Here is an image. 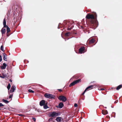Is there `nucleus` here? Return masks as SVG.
Instances as JSON below:
<instances>
[{
  "label": "nucleus",
  "mask_w": 122,
  "mask_h": 122,
  "mask_svg": "<svg viewBox=\"0 0 122 122\" xmlns=\"http://www.w3.org/2000/svg\"><path fill=\"white\" fill-rule=\"evenodd\" d=\"M86 18L88 19H94L95 17L94 16L93 14H88L86 15Z\"/></svg>",
  "instance_id": "nucleus-1"
},
{
  "label": "nucleus",
  "mask_w": 122,
  "mask_h": 122,
  "mask_svg": "<svg viewBox=\"0 0 122 122\" xmlns=\"http://www.w3.org/2000/svg\"><path fill=\"white\" fill-rule=\"evenodd\" d=\"M81 81V79L76 80L71 83L69 85V86L70 87L73 86L76 84L78 83L79 82H80Z\"/></svg>",
  "instance_id": "nucleus-2"
},
{
  "label": "nucleus",
  "mask_w": 122,
  "mask_h": 122,
  "mask_svg": "<svg viewBox=\"0 0 122 122\" xmlns=\"http://www.w3.org/2000/svg\"><path fill=\"white\" fill-rule=\"evenodd\" d=\"M58 99L62 101L63 102H65L67 100L66 97L64 96H59L58 97Z\"/></svg>",
  "instance_id": "nucleus-3"
},
{
  "label": "nucleus",
  "mask_w": 122,
  "mask_h": 122,
  "mask_svg": "<svg viewBox=\"0 0 122 122\" xmlns=\"http://www.w3.org/2000/svg\"><path fill=\"white\" fill-rule=\"evenodd\" d=\"M45 97L46 98L52 99L54 98L55 97L51 94L46 93L45 95Z\"/></svg>",
  "instance_id": "nucleus-4"
},
{
  "label": "nucleus",
  "mask_w": 122,
  "mask_h": 122,
  "mask_svg": "<svg viewBox=\"0 0 122 122\" xmlns=\"http://www.w3.org/2000/svg\"><path fill=\"white\" fill-rule=\"evenodd\" d=\"M59 114L58 113H57L55 112H51L50 114V117H56L58 116Z\"/></svg>",
  "instance_id": "nucleus-5"
},
{
  "label": "nucleus",
  "mask_w": 122,
  "mask_h": 122,
  "mask_svg": "<svg viewBox=\"0 0 122 122\" xmlns=\"http://www.w3.org/2000/svg\"><path fill=\"white\" fill-rule=\"evenodd\" d=\"M85 50V47H81L79 50V53L82 54V52L84 51Z\"/></svg>",
  "instance_id": "nucleus-6"
},
{
  "label": "nucleus",
  "mask_w": 122,
  "mask_h": 122,
  "mask_svg": "<svg viewBox=\"0 0 122 122\" xmlns=\"http://www.w3.org/2000/svg\"><path fill=\"white\" fill-rule=\"evenodd\" d=\"M15 89V87L14 85H13L12 86L10 91V92H14Z\"/></svg>",
  "instance_id": "nucleus-7"
},
{
  "label": "nucleus",
  "mask_w": 122,
  "mask_h": 122,
  "mask_svg": "<svg viewBox=\"0 0 122 122\" xmlns=\"http://www.w3.org/2000/svg\"><path fill=\"white\" fill-rule=\"evenodd\" d=\"M63 106L64 104L63 103L60 102L59 103L58 106H57V107L60 108H61L63 107Z\"/></svg>",
  "instance_id": "nucleus-8"
},
{
  "label": "nucleus",
  "mask_w": 122,
  "mask_h": 122,
  "mask_svg": "<svg viewBox=\"0 0 122 122\" xmlns=\"http://www.w3.org/2000/svg\"><path fill=\"white\" fill-rule=\"evenodd\" d=\"M5 28L6 27H4H4L1 30V31L2 35L6 32Z\"/></svg>",
  "instance_id": "nucleus-9"
},
{
  "label": "nucleus",
  "mask_w": 122,
  "mask_h": 122,
  "mask_svg": "<svg viewBox=\"0 0 122 122\" xmlns=\"http://www.w3.org/2000/svg\"><path fill=\"white\" fill-rule=\"evenodd\" d=\"M45 104V101L44 100H42L40 102V105L41 106H42Z\"/></svg>",
  "instance_id": "nucleus-10"
},
{
  "label": "nucleus",
  "mask_w": 122,
  "mask_h": 122,
  "mask_svg": "<svg viewBox=\"0 0 122 122\" xmlns=\"http://www.w3.org/2000/svg\"><path fill=\"white\" fill-rule=\"evenodd\" d=\"M7 66V65L6 63H3V66H1L0 67L1 69L2 70L5 69L6 67Z\"/></svg>",
  "instance_id": "nucleus-11"
},
{
  "label": "nucleus",
  "mask_w": 122,
  "mask_h": 122,
  "mask_svg": "<svg viewBox=\"0 0 122 122\" xmlns=\"http://www.w3.org/2000/svg\"><path fill=\"white\" fill-rule=\"evenodd\" d=\"M108 112L106 110H104L102 111V113L103 115H105L108 114Z\"/></svg>",
  "instance_id": "nucleus-12"
},
{
  "label": "nucleus",
  "mask_w": 122,
  "mask_h": 122,
  "mask_svg": "<svg viewBox=\"0 0 122 122\" xmlns=\"http://www.w3.org/2000/svg\"><path fill=\"white\" fill-rule=\"evenodd\" d=\"M6 55L5 54V53L3 54V57L4 60L5 61H7V57L5 56Z\"/></svg>",
  "instance_id": "nucleus-13"
},
{
  "label": "nucleus",
  "mask_w": 122,
  "mask_h": 122,
  "mask_svg": "<svg viewBox=\"0 0 122 122\" xmlns=\"http://www.w3.org/2000/svg\"><path fill=\"white\" fill-rule=\"evenodd\" d=\"M61 117H57L56 118V120L57 122H60L61 120Z\"/></svg>",
  "instance_id": "nucleus-14"
},
{
  "label": "nucleus",
  "mask_w": 122,
  "mask_h": 122,
  "mask_svg": "<svg viewBox=\"0 0 122 122\" xmlns=\"http://www.w3.org/2000/svg\"><path fill=\"white\" fill-rule=\"evenodd\" d=\"M6 22L5 20V18L4 19L3 21V25L4 27H6Z\"/></svg>",
  "instance_id": "nucleus-15"
},
{
  "label": "nucleus",
  "mask_w": 122,
  "mask_h": 122,
  "mask_svg": "<svg viewBox=\"0 0 122 122\" xmlns=\"http://www.w3.org/2000/svg\"><path fill=\"white\" fill-rule=\"evenodd\" d=\"M93 87H94L93 85H91L89 86H88V87H86V90H87L88 89L90 88H92Z\"/></svg>",
  "instance_id": "nucleus-16"
},
{
  "label": "nucleus",
  "mask_w": 122,
  "mask_h": 122,
  "mask_svg": "<svg viewBox=\"0 0 122 122\" xmlns=\"http://www.w3.org/2000/svg\"><path fill=\"white\" fill-rule=\"evenodd\" d=\"M95 40L93 39H92L89 41V43H93L95 41Z\"/></svg>",
  "instance_id": "nucleus-17"
},
{
  "label": "nucleus",
  "mask_w": 122,
  "mask_h": 122,
  "mask_svg": "<svg viewBox=\"0 0 122 122\" xmlns=\"http://www.w3.org/2000/svg\"><path fill=\"white\" fill-rule=\"evenodd\" d=\"M122 86V85H120L118 86H117V88H116V89L117 90H119L121 88V87Z\"/></svg>",
  "instance_id": "nucleus-18"
},
{
  "label": "nucleus",
  "mask_w": 122,
  "mask_h": 122,
  "mask_svg": "<svg viewBox=\"0 0 122 122\" xmlns=\"http://www.w3.org/2000/svg\"><path fill=\"white\" fill-rule=\"evenodd\" d=\"M6 27L7 33H8L10 31V28L7 25Z\"/></svg>",
  "instance_id": "nucleus-19"
},
{
  "label": "nucleus",
  "mask_w": 122,
  "mask_h": 122,
  "mask_svg": "<svg viewBox=\"0 0 122 122\" xmlns=\"http://www.w3.org/2000/svg\"><path fill=\"white\" fill-rule=\"evenodd\" d=\"M2 101L4 102L5 103H8L9 102V101H7L6 100H5L4 99H3L2 100Z\"/></svg>",
  "instance_id": "nucleus-20"
},
{
  "label": "nucleus",
  "mask_w": 122,
  "mask_h": 122,
  "mask_svg": "<svg viewBox=\"0 0 122 122\" xmlns=\"http://www.w3.org/2000/svg\"><path fill=\"white\" fill-rule=\"evenodd\" d=\"M43 108L44 109H46L48 108V107L45 104L43 106Z\"/></svg>",
  "instance_id": "nucleus-21"
},
{
  "label": "nucleus",
  "mask_w": 122,
  "mask_h": 122,
  "mask_svg": "<svg viewBox=\"0 0 122 122\" xmlns=\"http://www.w3.org/2000/svg\"><path fill=\"white\" fill-rule=\"evenodd\" d=\"M28 91L32 93H33L34 92V91L30 89H29L28 90Z\"/></svg>",
  "instance_id": "nucleus-22"
},
{
  "label": "nucleus",
  "mask_w": 122,
  "mask_h": 122,
  "mask_svg": "<svg viewBox=\"0 0 122 122\" xmlns=\"http://www.w3.org/2000/svg\"><path fill=\"white\" fill-rule=\"evenodd\" d=\"M10 83H9L8 85V86L7 87L8 90H9L10 88Z\"/></svg>",
  "instance_id": "nucleus-23"
},
{
  "label": "nucleus",
  "mask_w": 122,
  "mask_h": 122,
  "mask_svg": "<svg viewBox=\"0 0 122 122\" xmlns=\"http://www.w3.org/2000/svg\"><path fill=\"white\" fill-rule=\"evenodd\" d=\"M70 35V33L69 32H67L65 34V36H69Z\"/></svg>",
  "instance_id": "nucleus-24"
},
{
  "label": "nucleus",
  "mask_w": 122,
  "mask_h": 122,
  "mask_svg": "<svg viewBox=\"0 0 122 122\" xmlns=\"http://www.w3.org/2000/svg\"><path fill=\"white\" fill-rule=\"evenodd\" d=\"M0 49L2 51H3V47L2 45L0 47Z\"/></svg>",
  "instance_id": "nucleus-25"
},
{
  "label": "nucleus",
  "mask_w": 122,
  "mask_h": 122,
  "mask_svg": "<svg viewBox=\"0 0 122 122\" xmlns=\"http://www.w3.org/2000/svg\"><path fill=\"white\" fill-rule=\"evenodd\" d=\"M32 119L35 122L36 121V118L35 117H32Z\"/></svg>",
  "instance_id": "nucleus-26"
},
{
  "label": "nucleus",
  "mask_w": 122,
  "mask_h": 122,
  "mask_svg": "<svg viewBox=\"0 0 122 122\" xmlns=\"http://www.w3.org/2000/svg\"><path fill=\"white\" fill-rule=\"evenodd\" d=\"M86 89L84 91V92H83V93H82V95H83V94H84L85 93V92H86Z\"/></svg>",
  "instance_id": "nucleus-27"
},
{
  "label": "nucleus",
  "mask_w": 122,
  "mask_h": 122,
  "mask_svg": "<svg viewBox=\"0 0 122 122\" xmlns=\"http://www.w3.org/2000/svg\"><path fill=\"white\" fill-rule=\"evenodd\" d=\"M2 60V56L1 55H0V62Z\"/></svg>",
  "instance_id": "nucleus-28"
},
{
  "label": "nucleus",
  "mask_w": 122,
  "mask_h": 122,
  "mask_svg": "<svg viewBox=\"0 0 122 122\" xmlns=\"http://www.w3.org/2000/svg\"><path fill=\"white\" fill-rule=\"evenodd\" d=\"M13 95H11L9 96V98H10L12 97Z\"/></svg>",
  "instance_id": "nucleus-29"
},
{
  "label": "nucleus",
  "mask_w": 122,
  "mask_h": 122,
  "mask_svg": "<svg viewBox=\"0 0 122 122\" xmlns=\"http://www.w3.org/2000/svg\"><path fill=\"white\" fill-rule=\"evenodd\" d=\"M77 104L76 103H75L74 104V106L75 107H77Z\"/></svg>",
  "instance_id": "nucleus-30"
},
{
  "label": "nucleus",
  "mask_w": 122,
  "mask_h": 122,
  "mask_svg": "<svg viewBox=\"0 0 122 122\" xmlns=\"http://www.w3.org/2000/svg\"><path fill=\"white\" fill-rule=\"evenodd\" d=\"M4 105H3L2 103H0V107H1L3 106Z\"/></svg>",
  "instance_id": "nucleus-31"
},
{
  "label": "nucleus",
  "mask_w": 122,
  "mask_h": 122,
  "mask_svg": "<svg viewBox=\"0 0 122 122\" xmlns=\"http://www.w3.org/2000/svg\"><path fill=\"white\" fill-rule=\"evenodd\" d=\"M18 115H19V116H23V115L22 114H17Z\"/></svg>",
  "instance_id": "nucleus-32"
},
{
  "label": "nucleus",
  "mask_w": 122,
  "mask_h": 122,
  "mask_svg": "<svg viewBox=\"0 0 122 122\" xmlns=\"http://www.w3.org/2000/svg\"><path fill=\"white\" fill-rule=\"evenodd\" d=\"M5 109V108L2 107V108H0V109L1 110H3L4 109Z\"/></svg>",
  "instance_id": "nucleus-33"
},
{
  "label": "nucleus",
  "mask_w": 122,
  "mask_h": 122,
  "mask_svg": "<svg viewBox=\"0 0 122 122\" xmlns=\"http://www.w3.org/2000/svg\"><path fill=\"white\" fill-rule=\"evenodd\" d=\"M58 90H59V91L61 92L62 91V90L61 89H58Z\"/></svg>",
  "instance_id": "nucleus-34"
},
{
  "label": "nucleus",
  "mask_w": 122,
  "mask_h": 122,
  "mask_svg": "<svg viewBox=\"0 0 122 122\" xmlns=\"http://www.w3.org/2000/svg\"><path fill=\"white\" fill-rule=\"evenodd\" d=\"M0 77H1V78H4V77L2 76H0Z\"/></svg>",
  "instance_id": "nucleus-35"
},
{
  "label": "nucleus",
  "mask_w": 122,
  "mask_h": 122,
  "mask_svg": "<svg viewBox=\"0 0 122 122\" xmlns=\"http://www.w3.org/2000/svg\"><path fill=\"white\" fill-rule=\"evenodd\" d=\"M104 89H103V88H101V89H100V90H104Z\"/></svg>",
  "instance_id": "nucleus-36"
},
{
  "label": "nucleus",
  "mask_w": 122,
  "mask_h": 122,
  "mask_svg": "<svg viewBox=\"0 0 122 122\" xmlns=\"http://www.w3.org/2000/svg\"><path fill=\"white\" fill-rule=\"evenodd\" d=\"M10 81L11 82H12V80H11V79H10Z\"/></svg>",
  "instance_id": "nucleus-37"
},
{
  "label": "nucleus",
  "mask_w": 122,
  "mask_h": 122,
  "mask_svg": "<svg viewBox=\"0 0 122 122\" xmlns=\"http://www.w3.org/2000/svg\"><path fill=\"white\" fill-rule=\"evenodd\" d=\"M72 29V28H70V29H69L70 30H71V29Z\"/></svg>",
  "instance_id": "nucleus-38"
},
{
  "label": "nucleus",
  "mask_w": 122,
  "mask_h": 122,
  "mask_svg": "<svg viewBox=\"0 0 122 122\" xmlns=\"http://www.w3.org/2000/svg\"><path fill=\"white\" fill-rule=\"evenodd\" d=\"M105 108H107V107H105Z\"/></svg>",
  "instance_id": "nucleus-39"
},
{
  "label": "nucleus",
  "mask_w": 122,
  "mask_h": 122,
  "mask_svg": "<svg viewBox=\"0 0 122 122\" xmlns=\"http://www.w3.org/2000/svg\"><path fill=\"white\" fill-rule=\"evenodd\" d=\"M35 110L36 111V109H35Z\"/></svg>",
  "instance_id": "nucleus-40"
},
{
  "label": "nucleus",
  "mask_w": 122,
  "mask_h": 122,
  "mask_svg": "<svg viewBox=\"0 0 122 122\" xmlns=\"http://www.w3.org/2000/svg\"><path fill=\"white\" fill-rule=\"evenodd\" d=\"M59 122V121H58V122Z\"/></svg>",
  "instance_id": "nucleus-41"
},
{
  "label": "nucleus",
  "mask_w": 122,
  "mask_h": 122,
  "mask_svg": "<svg viewBox=\"0 0 122 122\" xmlns=\"http://www.w3.org/2000/svg\"><path fill=\"white\" fill-rule=\"evenodd\" d=\"M58 29H59V27H58Z\"/></svg>",
  "instance_id": "nucleus-42"
}]
</instances>
